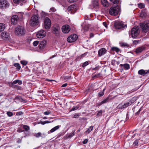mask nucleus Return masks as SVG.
<instances>
[{
	"instance_id": "nucleus-18",
	"label": "nucleus",
	"mask_w": 149,
	"mask_h": 149,
	"mask_svg": "<svg viewBox=\"0 0 149 149\" xmlns=\"http://www.w3.org/2000/svg\"><path fill=\"white\" fill-rule=\"evenodd\" d=\"M107 52V50L105 48H102L100 49L98 51V56H101L105 54Z\"/></svg>"
},
{
	"instance_id": "nucleus-59",
	"label": "nucleus",
	"mask_w": 149,
	"mask_h": 149,
	"mask_svg": "<svg viewBox=\"0 0 149 149\" xmlns=\"http://www.w3.org/2000/svg\"><path fill=\"white\" fill-rule=\"evenodd\" d=\"M50 10L53 12H54L56 10V9L54 8H50Z\"/></svg>"
},
{
	"instance_id": "nucleus-5",
	"label": "nucleus",
	"mask_w": 149,
	"mask_h": 149,
	"mask_svg": "<svg viewBox=\"0 0 149 149\" xmlns=\"http://www.w3.org/2000/svg\"><path fill=\"white\" fill-rule=\"evenodd\" d=\"M51 22L50 19L48 17H46L45 19L43 26L46 29H48L51 26Z\"/></svg>"
},
{
	"instance_id": "nucleus-10",
	"label": "nucleus",
	"mask_w": 149,
	"mask_h": 149,
	"mask_svg": "<svg viewBox=\"0 0 149 149\" xmlns=\"http://www.w3.org/2000/svg\"><path fill=\"white\" fill-rule=\"evenodd\" d=\"M90 6L92 9L95 8L97 9L99 8V3L98 0H94L92 2V4Z\"/></svg>"
},
{
	"instance_id": "nucleus-23",
	"label": "nucleus",
	"mask_w": 149,
	"mask_h": 149,
	"mask_svg": "<svg viewBox=\"0 0 149 149\" xmlns=\"http://www.w3.org/2000/svg\"><path fill=\"white\" fill-rule=\"evenodd\" d=\"M120 66L123 67V69L125 70H128L130 68V66L129 64L125 63L124 64H120Z\"/></svg>"
},
{
	"instance_id": "nucleus-15",
	"label": "nucleus",
	"mask_w": 149,
	"mask_h": 149,
	"mask_svg": "<svg viewBox=\"0 0 149 149\" xmlns=\"http://www.w3.org/2000/svg\"><path fill=\"white\" fill-rule=\"evenodd\" d=\"M60 28L58 26H54L52 29V33L55 34L56 36H58L59 35V31Z\"/></svg>"
},
{
	"instance_id": "nucleus-36",
	"label": "nucleus",
	"mask_w": 149,
	"mask_h": 149,
	"mask_svg": "<svg viewBox=\"0 0 149 149\" xmlns=\"http://www.w3.org/2000/svg\"><path fill=\"white\" fill-rule=\"evenodd\" d=\"M138 7L141 9L145 7V4L143 3H140L138 4Z\"/></svg>"
},
{
	"instance_id": "nucleus-62",
	"label": "nucleus",
	"mask_w": 149,
	"mask_h": 149,
	"mask_svg": "<svg viewBox=\"0 0 149 149\" xmlns=\"http://www.w3.org/2000/svg\"><path fill=\"white\" fill-rule=\"evenodd\" d=\"M79 114H75L74 115L73 118H76L78 117L79 116Z\"/></svg>"
},
{
	"instance_id": "nucleus-48",
	"label": "nucleus",
	"mask_w": 149,
	"mask_h": 149,
	"mask_svg": "<svg viewBox=\"0 0 149 149\" xmlns=\"http://www.w3.org/2000/svg\"><path fill=\"white\" fill-rule=\"evenodd\" d=\"M139 40H134L133 42V43L135 45H136L139 42Z\"/></svg>"
},
{
	"instance_id": "nucleus-22",
	"label": "nucleus",
	"mask_w": 149,
	"mask_h": 149,
	"mask_svg": "<svg viewBox=\"0 0 149 149\" xmlns=\"http://www.w3.org/2000/svg\"><path fill=\"white\" fill-rule=\"evenodd\" d=\"M101 3L104 6L108 7L109 6V3L107 0H101Z\"/></svg>"
},
{
	"instance_id": "nucleus-45",
	"label": "nucleus",
	"mask_w": 149,
	"mask_h": 149,
	"mask_svg": "<svg viewBox=\"0 0 149 149\" xmlns=\"http://www.w3.org/2000/svg\"><path fill=\"white\" fill-rule=\"evenodd\" d=\"M88 61H86L84 63L82 64V67H85L86 65H88Z\"/></svg>"
},
{
	"instance_id": "nucleus-64",
	"label": "nucleus",
	"mask_w": 149,
	"mask_h": 149,
	"mask_svg": "<svg viewBox=\"0 0 149 149\" xmlns=\"http://www.w3.org/2000/svg\"><path fill=\"white\" fill-rule=\"evenodd\" d=\"M39 123L40 124H41L42 125H45V121H44V122H42V121H40V122H39Z\"/></svg>"
},
{
	"instance_id": "nucleus-20",
	"label": "nucleus",
	"mask_w": 149,
	"mask_h": 149,
	"mask_svg": "<svg viewBox=\"0 0 149 149\" xmlns=\"http://www.w3.org/2000/svg\"><path fill=\"white\" fill-rule=\"evenodd\" d=\"M141 17L142 18H145L148 16L147 11L146 9L141 11V12L140 13Z\"/></svg>"
},
{
	"instance_id": "nucleus-26",
	"label": "nucleus",
	"mask_w": 149,
	"mask_h": 149,
	"mask_svg": "<svg viewBox=\"0 0 149 149\" xmlns=\"http://www.w3.org/2000/svg\"><path fill=\"white\" fill-rule=\"evenodd\" d=\"M13 2L15 3H25L26 1L25 0H13Z\"/></svg>"
},
{
	"instance_id": "nucleus-13",
	"label": "nucleus",
	"mask_w": 149,
	"mask_h": 149,
	"mask_svg": "<svg viewBox=\"0 0 149 149\" xmlns=\"http://www.w3.org/2000/svg\"><path fill=\"white\" fill-rule=\"evenodd\" d=\"M146 47L144 45L139 47L135 49V53L137 54H139L145 51L146 49Z\"/></svg>"
},
{
	"instance_id": "nucleus-38",
	"label": "nucleus",
	"mask_w": 149,
	"mask_h": 149,
	"mask_svg": "<svg viewBox=\"0 0 149 149\" xmlns=\"http://www.w3.org/2000/svg\"><path fill=\"white\" fill-rule=\"evenodd\" d=\"M113 4H117L118 3V0H109Z\"/></svg>"
},
{
	"instance_id": "nucleus-46",
	"label": "nucleus",
	"mask_w": 149,
	"mask_h": 149,
	"mask_svg": "<svg viewBox=\"0 0 149 149\" xmlns=\"http://www.w3.org/2000/svg\"><path fill=\"white\" fill-rule=\"evenodd\" d=\"M102 111L100 110L98 111V113H97V115L98 116H101L102 115Z\"/></svg>"
},
{
	"instance_id": "nucleus-53",
	"label": "nucleus",
	"mask_w": 149,
	"mask_h": 149,
	"mask_svg": "<svg viewBox=\"0 0 149 149\" xmlns=\"http://www.w3.org/2000/svg\"><path fill=\"white\" fill-rule=\"evenodd\" d=\"M14 87L15 88H16V89H18V90H21V87L20 86H19L17 85H15Z\"/></svg>"
},
{
	"instance_id": "nucleus-31",
	"label": "nucleus",
	"mask_w": 149,
	"mask_h": 149,
	"mask_svg": "<svg viewBox=\"0 0 149 149\" xmlns=\"http://www.w3.org/2000/svg\"><path fill=\"white\" fill-rule=\"evenodd\" d=\"M14 66L16 68V69L17 70H19L21 68V66L18 63H15L14 64Z\"/></svg>"
},
{
	"instance_id": "nucleus-7",
	"label": "nucleus",
	"mask_w": 149,
	"mask_h": 149,
	"mask_svg": "<svg viewBox=\"0 0 149 149\" xmlns=\"http://www.w3.org/2000/svg\"><path fill=\"white\" fill-rule=\"evenodd\" d=\"M9 4L6 0H0V8L3 9L8 8Z\"/></svg>"
},
{
	"instance_id": "nucleus-3",
	"label": "nucleus",
	"mask_w": 149,
	"mask_h": 149,
	"mask_svg": "<svg viewBox=\"0 0 149 149\" xmlns=\"http://www.w3.org/2000/svg\"><path fill=\"white\" fill-rule=\"evenodd\" d=\"M25 33V30L22 26H18L15 28V33L17 35L23 36L24 35Z\"/></svg>"
},
{
	"instance_id": "nucleus-8",
	"label": "nucleus",
	"mask_w": 149,
	"mask_h": 149,
	"mask_svg": "<svg viewBox=\"0 0 149 149\" xmlns=\"http://www.w3.org/2000/svg\"><path fill=\"white\" fill-rule=\"evenodd\" d=\"M140 26L142 29L143 32H147L149 28V23H141L140 24Z\"/></svg>"
},
{
	"instance_id": "nucleus-29",
	"label": "nucleus",
	"mask_w": 149,
	"mask_h": 149,
	"mask_svg": "<svg viewBox=\"0 0 149 149\" xmlns=\"http://www.w3.org/2000/svg\"><path fill=\"white\" fill-rule=\"evenodd\" d=\"M60 127V126L59 125H57L55 127H54L53 128H52L51 130H50V132H53L55 131L56 130H58L59 128Z\"/></svg>"
},
{
	"instance_id": "nucleus-27",
	"label": "nucleus",
	"mask_w": 149,
	"mask_h": 149,
	"mask_svg": "<svg viewBox=\"0 0 149 149\" xmlns=\"http://www.w3.org/2000/svg\"><path fill=\"white\" fill-rule=\"evenodd\" d=\"M111 99L109 97H107L106 98L104 99L102 101V103L104 104L106 103L111 100Z\"/></svg>"
},
{
	"instance_id": "nucleus-58",
	"label": "nucleus",
	"mask_w": 149,
	"mask_h": 149,
	"mask_svg": "<svg viewBox=\"0 0 149 149\" xmlns=\"http://www.w3.org/2000/svg\"><path fill=\"white\" fill-rule=\"evenodd\" d=\"M103 104L102 103V102H99L97 104H96V105L97 106H100L102 104Z\"/></svg>"
},
{
	"instance_id": "nucleus-9",
	"label": "nucleus",
	"mask_w": 149,
	"mask_h": 149,
	"mask_svg": "<svg viewBox=\"0 0 149 149\" xmlns=\"http://www.w3.org/2000/svg\"><path fill=\"white\" fill-rule=\"evenodd\" d=\"M68 10L72 14L74 13L77 10V6L75 4H74L69 6L68 8Z\"/></svg>"
},
{
	"instance_id": "nucleus-63",
	"label": "nucleus",
	"mask_w": 149,
	"mask_h": 149,
	"mask_svg": "<svg viewBox=\"0 0 149 149\" xmlns=\"http://www.w3.org/2000/svg\"><path fill=\"white\" fill-rule=\"evenodd\" d=\"M45 124H46V123H52V122H53V121H45Z\"/></svg>"
},
{
	"instance_id": "nucleus-19",
	"label": "nucleus",
	"mask_w": 149,
	"mask_h": 149,
	"mask_svg": "<svg viewBox=\"0 0 149 149\" xmlns=\"http://www.w3.org/2000/svg\"><path fill=\"white\" fill-rule=\"evenodd\" d=\"M47 43V41L45 40H43L40 42L38 47L40 49H42L44 48Z\"/></svg>"
},
{
	"instance_id": "nucleus-40",
	"label": "nucleus",
	"mask_w": 149,
	"mask_h": 149,
	"mask_svg": "<svg viewBox=\"0 0 149 149\" xmlns=\"http://www.w3.org/2000/svg\"><path fill=\"white\" fill-rule=\"evenodd\" d=\"M42 134L40 132H39L37 134H36L34 136L37 138H39L41 136Z\"/></svg>"
},
{
	"instance_id": "nucleus-50",
	"label": "nucleus",
	"mask_w": 149,
	"mask_h": 149,
	"mask_svg": "<svg viewBox=\"0 0 149 149\" xmlns=\"http://www.w3.org/2000/svg\"><path fill=\"white\" fill-rule=\"evenodd\" d=\"M138 141L137 139L133 143V145H134V146H136L138 143Z\"/></svg>"
},
{
	"instance_id": "nucleus-32",
	"label": "nucleus",
	"mask_w": 149,
	"mask_h": 149,
	"mask_svg": "<svg viewBox=\"0 0 149 149\" xmlns=\"http://www.w3.org/2000/svg\"><path fill=\"white\" fill-rule=\"evenodd\" d=\"M5 26L3 23H0V32L3 31L5 29Z\"/></svg>"
},
{
	"instance_id": "nucleus-61",
	"label": "nucleus",
	"mask_w": 149,
	"mask_h": 149,
	"mask_svg": "<svg viewBox=\"0 0 149 149\" xmlns=\"http://www.w3.org/2000/svg\"><path fill=\"white\" fill-rule=\"evenodd\" d=\"M68 85V84L66 83H65L63 84L62 86H61V87H66V86H67Z\"/></svg>"
},
{
	"instance_id": "nucleus-16",
	"label": "nucleus",
	"mask_w": 149,
	"mask_h": 149,
	"mask_svg": "<svg viewBox=\"0 0 149 149\" xmlns=\"http://www.w3.org/2000/svg\"><path fill=\"white\" fill-rule=\"evenodd\" d=\"M131 104L132 103L130 102H127L125 103H124L123 104L122 103H121L118 105L117 107L119 109H122L127 107Z\"/></svg>"
},
{
	"instance_id": "nucleus-6",
	"label": "nucleus",
	"mask_w": 149,
	"mask_h": 149,
	"mask_svg": "<svg viewBox=\"0 0 149 149\" xmlns=\"http://www.w3.org/2000/svg\"><path fill=\"white\" fill-rule=\"evenodd\" d=\"M114 25L115 28L118 29L123 28H125L127 27L126 24L124 25L122 22L119 21L116 22Z\"/></svg>"
},
{
	"instance_id": "nucleus-2",
	"label": "nucleus",
	"mask_w": 149,
	"mask_h": 149,
	"mask_svg": "<svg viewBox=\"0 0 149 149\" xmlns=\"http://www.w3.org/2000/svg\"><path fill=\"white\" fill-rule=\"evenodd\" d=\"M38 15H34L31 17L30 21V24L32 26H34L38 24L39 21Z\"/></svg>"
},
{
	"instance_id": "nucleus-52",
	"label": "nucleus",
	"mask_w": 149,
	"mask_h": 149,
	"mask_svg": "<svg viewBox=\"0 0 149 149\" xmlns=\"http://www.w3.org/2000/svg\"><path fill=\"white\" fill-rule=\"evenodd\" d=\"M74 135V133H70L69 135L68 136V138H71Z\"/></svg>"
},
{
	"instance_id": "nucleus-12",
	"label": "nucleus",
	"mask_w": 149,
	"mask_h": 149,
	"mask_svg": "<svg viewBox=\"0 0 149 149\" xmlns=\"http://www.w3.org/2000/svg\"><path fill=\"white\" fill-rule=\"evenodd\" d=\"M77 36L76 34L71 35L68 37L67 41L69 42H72L76 40Z\"/></svg>"
},
{
	"instance_id": "nucleus-57",
	"label": "nucleus",
	"mask_w": 149,
	"mask_h": 149,
	"mask_svg": "<svg viewBox=\"0 0 149 149\" xmlns=\"http://www.w3.org/2000/svg\"><path fill=\"white\" fill-rule=\"evenodd\" d=\"M50 113V112L49 111H46L44 113L45 115H48Z\"/></svg>"
},
{
	"instance_id": "nucleus-14",
	"label": "nucleus",
	"mask_w": 149,
	"mask_h": 149,
	"mask_svg": "<svg viewBox=\"0 0 149 149\" xmlns=\"http://www.w3.org/2000/svg\"><path fill=\"white\" fill-rule=\"evenodd\" d=\"M19 21V17L17 15H15L12 16L11 19V22L12 24L15 25Z\"/></svg>"
},
{
	"instance_id": "nucleus-39",
	"label": "nucleus",
	"mask_w": 149,
	"mask_h": 149,
	"mask_svg": "<svg viewBox=\"0 0 149 149\" xmlns=\"http://www.w3.org/2000/svg\"><path fill=\"white\" fill-rule=\"evenodd\" d=\"M102 74L100 73H99L98 74H96L94 75L93 77H96V78H98L101 76H102Z\"/></svg>"
},
{
	"instance_id": "nucleus-43",
	"label": "nucleus",
	"mask_w": 149,
	"mask_h": 149,
	"mask_svg": "<svg viewBox=\"0 0 149 149\" xmlns=\"http://www.w3.org/2000/svg\"><path fill=\"white\" fill-rule=\"evenodd\" d=\"M39 43V41H34L33 43V45L34 46H37Z\"/></svg>"
},
{
	"instance_id": "nucleus-28",
	"label": "nucleus",
	"mask_w": 149,
	"mask_h": 149,
	"mask_svg": "<svg viewBox=\"0 0 149 149\" xmlns=\"http://www.w3.org/2000/svg\"><path fill=\"white\" fill-rule=\"evenodd\" d=\"M111 50L113 51H115L117 53L119 52L120 51V49L116 47H113L111 48Z\"/></svg>"
},
{
	"instance_id": "nucleus-34",
	"label": "nucleus",
	"mask_w": 149,
	"mask_h": 149,
	"mask_svg": "<svg viewBox=\"0 0 149 149\" xmlns=\"http://www.w3.org/2000/svg\"><path fill=\"white\" fill-rule=\"evenodd\" d=\"M93 126H90L89 127V128H88V130L86 131V132L87 133H89L91 131L93 130Z\"/></svg>"
},
{
	"instance_id": "nucleus-42",
	"label": "nucleus",
	"mask_w": 149,
	"mask_h": 149,
	"mask_svg": "<svg viewBox=\"0 0 149 149\" xmlns=\"http://www.w3.org/2000/svg\"><path fill=\"white\" fill-rule=\"evenodd\" d=\"M7 114L8 116L9 117H11L13 115V113L10 111H8L7 113Z\"/></svg>"
},
{
	"instance_id": "nucleus-56",
	"label": "nucleus",
	"mask_w": 149,
	"mask_h": 149,
	"mask_svg": "<svg viewBox=\"0 0 149 149\" xmlns=\"http://www.w3.org/2000/svg\"><path fill=\"white\" fill-rule=\"evenodd\" d=\"M24 131L21 128H19L17 130V132H21Z\"/></svg>"
},
{
	"instance_id": "nucleus-21",
	"label": "nucleus",
	"mask_w": 149,
	"mask_h": 149,
	"mask_svg": "<svg viewBox=\"0 0 149 149\" xmlns=\"http://www.w3.org/2000/svg\"><path fill=\"white\" fill-rule=\"evenodd\" d=\"M18 83L19 85H21L22 84V81L19 80H16L13 81V82L11 83L10 86L12 87H14L15 86L14 84H16Z\"/></svg>"
},
{
	"instance_id": "nucleus-24",
	"label": "nucleus",
	"mask_w": 149,
	"mask_h": 149,
	"mask_svg": "<svg viewBox=\"0 0 149 149\" xmlns=\"http://www.w3.org/2000/svg\"><path fill=\"white\" fill-rule=\"evenodd\" d=\"M1 36L3 38H8L9 37V34L5 32H3L1 33Z\"/></svg>"
},
{
	"instance_id": "nucleus-25",
	"label": "nucleus",
	"mask_w": 149,
	"mask_h": 149,
	"mask_svg": "<svg viewBox=\"0 0 149 149\" xmlns=\"http://www.w3.org/2000/svg\"><path fill=\"white\" fill-rule=\"evenodd\" d=\"M138 74L144 76L146 74V71L143 69L140 70L138 71Z\"/></svg>"
},
{
	"instance_id": "nucleus-49",
	"label": "nucleus",
	"mask_w": 149,
	"mask_h": 149,
	"mask_svg": "<svg viewBox=\"0 0 149 149\" xmlns=\"http://www.w3.org/2000/svg\"><path fill=\"white\" fill-rule=\"evenodd\" d=\"M23 112L22 111L17 112L16 113V115L18 116H20L23 114Z\"/></svg>"
},
{
	"instance_id": "nucleus-4",
	"label": "nucleus",
	"mask_w": 149,
	"mask_h": 149,
	"mask_svg": "<svg viewBox=\"0 0 149 149\" xmlns=\"http://www.w3.org/2000/svg\"><path fill=\"white\" fill-rule=\"evenodd\" d=\"M139 33L138 27L137 26H135L132 29L130 33H129L131 35L133 38H135L138 36Z\"/></svg>"
},
{
	"instance_id": "nucleus-37",
	"label": "nucleus",
	"mask_w": 149,
	"mask_h": 149,
	"mask_svg": "<svg viewBox=\"0 0 149 149\" xmlns=\"http://www.w3.org/2000/svg\"><path fill=\"white\" fill-rule=\"evenodd\" d=\"M28 62L25 60H22L20 61L21 63L23 65H25L27 64Z\"/></svg>"
},
{
	"instance_id": "nucleus-30",
	"label": "nucleus",
	"mask_w": 149,
	"mask_h": 149,
	"mask_svg": "<svg viewBox=\"0 0 149 149\" xmlns=\"http://www.w3.org/2000/svg\"><path fill=\"white\" fill-rule=\"evenodd\" d=\"M60 127V126L59 125H57L55 127H54L53 128H52L51 130H50V132H53L55 131L56 130H58L59 128Z\"/></svg>"
},
{
	"instance_id": "nucleus-33",
	"label": "nucleus",
	"mask_w": 149,
	"mask_h": 149,
	"mask_svg": "<svg viewBox=\"0 0 149 149\" xmlns=\"http://www.w3.org/2000/svg\"><path fill=\"white\" fill-rule=\"evenodd\" d=\"M25 135L24 136H22L21 138H19L17 140V143H19L22 142V139L24 137H25L26 136V133H25Z\"/></svg>"
},
{
	"instance_id": "nucleus-55",
	"label": "nucleus",
	"mask_w": 149,
	"mask_h": 149,
	"mask_svg": "<svg viewBox=\"0 0 149 149\" xmlns=\"http://www.w3.org/2000/svg\"><path fill=\"white\" fill-rule=\"evenodd\" d=\"M103 24L106 28H108V25L106 22H103Z\"/></svg>"
},
{
	"instance_id": "nucleus-51",
	"label": "nucleus",
	"mask_w": 149,
	"mask_h": 149,
	"mask_svg": "<svg viewBox=\"0 0 149 149\" xmlns=\"http://www.w3.org/2000/svg\"><path fill=\"white\" fill-rule=\"evenodd\" d=\"M104 94V92H100L98 93V95L100 97H101Z\"/></svg>"
},
{
	"instance_id": "nucleus-41",
	"label": "nucleus",
	"mask_w": 149,
	"mask_h": 149,
	"mask_svg": "<svg viewBox=\"0 0 149 149\" xmlns=\"http://www.w3.org/2000/svg\"><path fill=\"white\" fill-rule=\"evenodd\" d=\"M71 78V76H65L63 77V79L65 80H68L70 79Z\"/></svg>"
},
{
	"instance_id": "nucleus-1",
	"label": "nucleus",
	"mask_w": 149,
	"mask_h": 149,
	"mask_svg": "<svg viewBox=\"0 0 149 149\" xmlns=\"http://www.w3.org/2000/svg\"><path fill=\"white\" fill-rule=\"evenodd\" d=\"M120 10V8L118 5L116 6H113L109 10V13L112 15L116 16L119 14Z\"/></svg>"
},
{
	"instance_id": "nucleus-44",
	"label": "nucleus",
	"mask_w": 149,
	"mask_h": 149,
	"mask_svg": "<svg viewBox=\"0 0 149 149\" xmlns=\"http://www.w3.org/2000/svg\"><path fill=\"white\" fill-rule=\"evenodd\" d=\"M78 107H77L74 106L71 109L70 111H74L75 110L77 109H78Z\"/></svg>"
},
{
	"instance_id": "nucleus-54",
	"label": "nucleus",
	"mask_w": 149,
	"mask_h": 149,
	"mask_svg": "<svg viewBox=\"0 0 149 149\" xmlns=\"http://www.w3.org/2000/svg\"><path fill=\"white\" fill-rule=\"evenodd\" d=\"M88 141V139H85L83 142V143L84 144H85Z\"/></svg>"
},
{
	"instance_id": "nucleus-17",
	"label": "nucleus",
	"mask_w": 149,
	"mask_h": 149,
	"mask_svg": "<svg viewBox=\"0 0 149 149\" xmlns=\"http://www.w3.org/2000/svg\"><path fill=\"white\" fill-rule=\"evenodd\" d=\"M62 30L63 32L64 33H68L70 31V28L69 25H65L62 26Z\"/></svg>"
},
{
	"instance_id": "nucleus-11",
	"label": "nucleus",
	"mask_w": 149,
	"mask_h": 149,
	"mask_svg": "<svg viewBox=\"0 0 149 149\" xmlns=\"http://www.w3.org/2000/svg\"><path fill=\"white\" fill-rule=\"evenodd\" d=\"M46 35V31L43 30H41L37 33L36 36L38 38H42L45 36Z\"/></svg>"
},
{
	"instance_id": "nucleus-35",
	"label": "nucleus",
	"mask_w": 149,
	"mask_h": 149,
	"mask_svg": "<svg viewBox=\"0 0 149 149\" xmlns=\"http://www.w3.org/2000/svg\"><path fill=\"white\" fill-rule=\"evenodd\" d=\"M23 128L26 131H28L30 130L29 127L27 125H23Z\"/></svg>"
},
{
	"instance_id": "nucleus-47",
	"label": "nucleus",
	"mask_w": 149,
	"mask_h": 149,
	"mask_svg": "<svg viewBox=\"0 0 149 149\" xmlns=\"http://www.w3.org/2000/svg\"><path fill=\"white\" fill-rule=\"evenodd\" d=\"M142 109H143L142 107H141L140 109L137 112L135 113V115H138L139 114L140 111H141L142 110Z\"/></svg>"
},
{
	"instance_id": "nucleus-60",
	"label": "nucleus",
	"mask_w": 149,
	"mask_h": 149,
	"mask_svg": "<svg viewBox=\"0 0 149 149\" xmlns=\"http://www.w3.org/2000/svg\"><path fill=\"white\" fill-rule=\"evenodd\" d=\"M138 89V88H135L134 89H133L132 90H131V92H134L135 91H136V90H137Z\"/></svg>"
}]
</instances>
